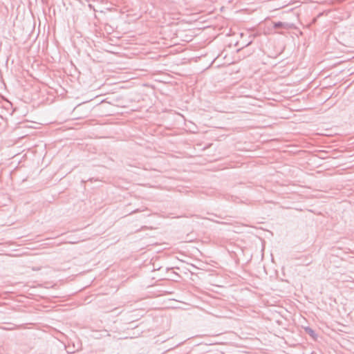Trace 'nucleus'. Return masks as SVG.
<instances>
[{"mask_svg":"<svg viewBox=\"0 0 354 354\" xmlns=\"http://www.w3.org/2000/svg\"><path fill=\"white\" fill-rule=\"evenodd\" d=\"M273 27L276 29L277 28H289V25L288 24H286V23H283V22H281V21H278V22H274L273 23Z\"/></svg>","mask_w":354,"mask_h":354,"instance_id":"obj_2","label":"nucleus"},{"mask_svg":"<svg viewBox=\"0 0 354 354\" xmlns=\"http://www.w3.org/2000/svg\"><path fill=\"white\" fill-rule=\"evenodd\" d=\"M244 225L238 223H236L234 225L235 229L233 230L236 233L241 232V228L243 227Z\"/></svg>","mask_w":354,"mask_h":354,"instance_id":"obj_3","label":"nucleus"},{"mask_svg":"<svg viewBox=\"0 0 354 354\" xmlns=\"http://www.w3.org/2000/svg\"><path fill=\"white\" fill-rule=\"evenodd\" d=\"M28 243H26L24 242L23 243V245H24V249L26 248V249H29V247L26 246L28 245Z\"/></svg>","mask_w":354,"mask_h":354,"instance_id":"obj_6","label":"nucleus"},{"mask_svg":"<svg viewBox=\"0 0 354 354\" xmlns=\"http://www.w3.org/2000/svg\"><path fill=\"white\" fill-rule=\"evenodd\" d=\"M79 241H75V239H73V241H69V243L72 244L77 243Z\"/></svg>","mask_w":354,"mask_h":354,"instance_id":"obj_4","label":"nucleus"},{"mask_svg":"<svg viewBox=\"0 0 354 354\" xmlns=\"http://www.w3.org/2000/svg\"><path fill=\"white\" fill-rule=\"evenodd\" d=\"M140 210L138 209H136V210L133 211L132 212H131V214H133V213H135V212H138Z\"/></svg>","mask_w":354,"mask_h":354,"instance_id":"obj_7","label":"nucleus"},{"mask_svg":"<svg viewBox=\"0 0 354 354\" xmlns=\"http://www.w3.org/2000/svg\"><path fill=\"white\" fill-rule=\"evenodd\" d=\"M304 330L306 333H308L313 339L316 340L317 338V335L313 329L310 327H305Z\"/></svg>","mask_w":354,"mask_h":354,"instance_id":"obj_1","label":"nucleus"},{"mask_svg":"<svg viewBox=\"0 0 354 354\" xmlns=\"http://www.w3.org/2000/svg\"><path fill=\"white\" fill-rule=\"evenodd\" d=\"M79 241H75V239H73V241H69V243L72 244L77 243Z\"/></svg>","mask_w":354,"mask_h":354,"instance_id":"obj_5","label":"nucleus"}]
</instances>
